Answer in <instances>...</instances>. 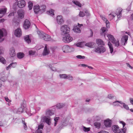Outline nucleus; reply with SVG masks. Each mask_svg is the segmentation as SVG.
<instances>
[{
    "mask_svg": "<svg viewBox=\"0 0 133 133\" xmlns=\"http://www.w3.org/2000/svg\"><path fill=\"white\" fill-rule=\"evenodd\" d=\"M5 33L6 34V32L5 29H0V39L3 36L4 34L5 35Z\"/></svg>",
    "mask_w": 133,
    "mask_h": 133,
    "instance_id": "31",
    "label": "nucleus"
},
{
    "mask_svg": "<svg viewBox=\"0 0 133 133\" xmlns=\"http://www.w3.org/2000/svg\"><path fill=\"white\" fill-rule=\"evenodd\" d=\"M3 49L2 47H0V55L3 53ZM0 62L4 64H5L6 61L5 59L2 57L0 56Z\"/></svg>",
    "mask_w": 133,
    "mask_h": 133,
    "instance_id": "13",
    "label": "nucleus"
},
{
    "mask_svg": "<svg viewBox=\"0 0 133 133\" xmlns=\"http://www.w3.org/2000/svg\"><path fill=\"white\" fill-rule=\"evenodd\" d=\"M122 10L121 8H119L117 10L115 13H111L109 15V18L110 20L114 19L116 20L117 22L122 17Z\"/></svg>",
    "mask_w": 133,
    "mask_h": 133,
    "instance_id": "1",
    "label": "nucleus"
},
{
    "mask_svg": "<svg viewBox=\"0 0 133 133\" xmlns=\"http://www.w3.org/2000/svg\"><path fill=\"white\" fill-rule=\"evenodd\" d=\"M46 8V6L45 5L41 6L40 7V11L42 12L44 11L45 10Z\"/></svg>",
    "mask_w": 133,
    "mask_h": 133,
    "instance_id": "41",
    "label": "nucleus"
},
{
    "mask_svg": "<svg viewBox=\"0 0 133 133\" xmlns=\"http://www.w3.org/2000/svg\"><path fill=\"white\" fill-rule=\"evenodd\" d=\"M83 130L85 132H88L90 130V128H86L85 127H83Z\"/></svg>",
    "mask_w": 133,
    "mask_h": 133,
    "instance_id": "46",
    "label": "nucleus"
},
{
    "mask_svg": "<svg viewBox=\"0 0 133 133\" xmlns=\"http://www.w3.org/2000/svg\"><path fill=\"white\" fill-rule=\"evenodd\" d=\"M121 101H115L112 103H111V104L114 106H119L121 107H122L121 105Z\"/></svg>",
    "mask_w": 133,
    "mask_h": 133,
    "instance_id": "21",
    "label": "nucleus"
},
{
    "mask_svg": "<svg viewBox=\"0 0 133 133\" xmlns=\"http://www.w3.org/2000/svg\"><path fill=\"white\" fill-rule=\"evenodd\" d=\"M105 23L106 24L107 27L108 28H109L110 26V23L108 21H107L105 22Z\"/></svg>",
    "mask_w": 133,
    "mask_h": 133,
    "instance_id": "51",
    "label": "nucleus"
},
{
    "mask_svg": "<svg viewBox=\"0 0 133 133\" xmlns=\"http://www.w3.org/2000/svg\"><path fill=\"white\" fill-rule=\"evenodd\" d=\"M25 2L24 0H21L18 1L17 5L19 8H22L25 6Z\"/></svg>",
    "mask_w": 133,
    "mask_h": 133,
    "instance_id": "16",
    "label": "nucleus"
},
{
    "mask_svg": "<svg viewBox=\"0 0 133 133\" xmlns=\"http://www.w3.org/2000/svg\"><path fill=\"white\" fill-rule=\"evenodd\" d=\"M98 133H109L108 132L102 130L98 132Z\"/></svg>",
    "mask_w": 133,
    "mask_h": 133,
    "instance_id": "60",
    "label": "nucleus"
},
{
    "mask_svg": "<svg viewBox=\"0 0 133 133\" xmlns=\"http://www.w3.org/2000/svg\"><path fill=\"white\" fill-rule=\"evenodd\" d=\"M132 120L131 119H128L127 120V121L129 123H132Z\"/></svg>",
    "mask_w": 133,
    "mask_h": 133,
    "instance_id": "61",
    "label": "nucleus"
},
{
    "mask_svg": "<svg viewBox=\"0 0 133 133\" xmlns=\"http://www.w3.org/2000/svg\"><path fill=\"white\" fill-rule=\"evenodd\" d=\"M62 49L63 52L65 53L71 52L74 51V49L72 46L66 45L62 47Z\"/></svg>",
    "mask_w": 133,
    "mask_h": 133,
    "instance_id": "6",
    "label": "nucleus"
},
{
    "mask_svg": "<svg viewBox=\"0 0 133 133\" xmlns=\"http://www.w3.org/2000/svg\"><path fill=\"white\" fill-rule=\"evenodd\" d=\"M34 10L35 14H37L40 11V7L38 5L35 6L34 7Z\"/></svg>",
    "mask_w": 133,
    "mask_h": 133,
    "instance_id": "27",
    "label": "nucleus"
},
{
    "mask_svg": "<svg viewBox=\"0 0 133 133\" xmlns=\"http://www.w3.org/2000/svg\"><path fill=\"white\" fill-rule=\"evenodd\" d=\"M35 104L34 103H31L30 105V109H28L26 108V112L29 116L35 114L36 112V110L34 108Z\"/></svg>",
    "mask_w": 133,
    "mask_h": 133,
    "instance_id": "2",
    "label": "nucleus"
},
{
    "mask_svg": "<svg viewBox=\"0 0 133 133\" xmlns=\"http://www.w3.org/2000/svg\"><path fill=\"white\" fill-rule=\"evenodd\" d=\"M22 123L23 124V127L24 129L26 130L27 129V127L26 125V123H25L24 119H22Z\"/></svg>",
    "mask_w": 133,
    "mask_h": 133,
    "instance_id": "42",
    "label": "nucleus"
},
{
    "mask_svg": "<svg viewBox=\"0 0 133 133\" xmlns=\"http://www.w3.org/2000/svg\"><path fill=\"white\" fill-rule=\"evenodd\" d=\"M104 123L106 127H110L112 124V121L109 119H107L104 121Z\"/></svg>",
    "mask_w": 133,
    "mask_h": 133,
    "instance_id": "14",
    "label": "nucleus"
},
{
    "mask_svg": "<svg viewBox=\"0 0 133 133\" xmlns=\"http://www.w3.org/2000/svg\"><path fill=\"white\" fill-rule=\"evenodd\" d=\"M37 33L39 35V38L42 39H43L45 34L44 32H41L40 31H37Z\"/></svg>",
    "mask_w": 133,
    "mask_h": 133,
    "instance_id": "32",
    "label": "nucleus"
},
{
    "mask_svg": "<svg viewBox=\"0 0 133 133\" xmlns=\"http://www.w3.org/2000/svg\"><path fill=\"white\" fill-rule=\"evenodd\" d=\"M24 56V54L22 53L19 52L17 54V57L19 59L23 58Z\"/></svg>",
    "mask_w": 133,
    "mask_h": 133,
    "instance_id": "35",
    "label": "nucleus"
},
{
    "mask_svg": "<svg viewBox=\"0 0 133 133\" xmlns=\"http://www.w3.org/2000/svg\"><path fill=\"white\" fill-rule=\"evenodd\" d=\"M107 37H108L109 40L111 42L114 40V39H115L112 35L110 34L107 35Z\"/></svg>",
    "mask_w": 133,
    "mask_h": 133,
    "instance_id": "37",
    "label": "nucleus"
},
{
    "mask_svg": "<svg viewBox=\"0 0 133 133\" xmlns=\"http://www.w3.org/2000/svg\"><path fill=\"white\" fill-rule=\"evenodd\" d=\"M86 15L87 16H89V13L87 11H85V12L83 11H80L79 15L80 17H83Z\"/></svg>",
    "mask_w": 133,
    "mask_h": 133,
    "instance_id": "30",
    "label": "nucleus"
},
{
    "mask_svg": "<svg viewBox=\"0 0 133 133\" xmlns=\"http://www.w3.org/2000/svg\"><path fill=\"white\" fill-rule=\"evenodd\" d=\"M101 18L105 22L107 21H108L106 18L105 17V16H104L102 15H101Z\"/></svg>",
    "mask_w": 133,
    "mask_h": 133,
    "instance_id": "54",
    "label": "nucleus"
},
{
    "mask_svg": "<svg viewBox=\"0 0 133 133\" xmlns=\"http://www.w3.org/2000/svg\"><path fill=\"white\" fill-rule=\"evenodd\" d=\"M101 119V118L99 116H97L95 117V120L99 121Z\"/></svg>",
    "mask_w": 133,
    "mask_h": 133,
    "instance_id": "58",
    "label": "nucleus"
},
{
    "mask_svg": "<svg viewBox=\"0 0 133 133\" xmlns=\"http://www.w3.org/2000/svg\"><path fill=\"white\" fill-rule=\"evenodd\" d=\"M22 31L20 28H18L15 31V35L17 37H20L22 35Z\"/></svg>",
    "mask_w": 133,
    "mask_h": 133,
    "instance_id": "17",
    "label": "nucleus"
},
{
    "mask_svg": "<svg viewBox=\"0 0 133 133\" xmlns=\"http://www.w3.org/2000/svg\"><path fill=\"white\" fill-rule=\"evenodd\" d=\"M112 130L115 133H125V131L123 129H120L119 127L117 125H114L112 127Z\"/></svg>",
    "mask_w": 133,
    "mask_h": 133,
    "instance_id": "5",
    "label": "nucleus"
},
{
    "mask_svg": "<svg viewBox=\"0 0 133 133\" xmlns=\"http://www.w3.org/2000/svg\"><path fill=\"white\" fill-rule=\"evenodd\" d=\"M76 57L78 59H83L85 58V57L84 56H82L80 55H77L76 56Z\"/></svg>",
    "mask_w": 133,
    "mask_h": 133,
    "instance_id": "52",
    "label": "nucleus"
},
{
    "mask_svg": "<svg viewBox=\"0 0 133 133\" xmlns=\"http://www.w3.org/2000/svg\"><path fill=\"white\" fill-rule=\"evenodd\" d=\"M33 5V3L32 2H28V7L30 10L32 9Z\"/></svg>",
    "mask_w": 133,
    "mask_h": 133,
    "instance_id": "45",
    "label": "nucleus"
},
{
    "mask_svg": "<svg viewBox=\"0 0 133 133\" xmlns=\"http://www.w3.org/2000/svg\"><path fill=\"white\" fill-rule=\"evenodd\" d=\"M93 43L92 42L87 43L85 44V46H87L90 48H92L93 46Z\"/></svg>",
    "mask_w": 133,
    "mask_h": 133,
    "instance_id": "43",
    "label": "nucleus"
},
{
    "mask_svg": "<svg viewBox=\"0 0 133 133\" xmlns=\"http://www.w3.org/2000/svg\"><path fill=\"white\" fill-rule=\"evenodd\" d=\"M78 25L75 26L73 29L74 31L76 33H79L81 32V31L80 29V27L83 26L82 24H78Z\"/></svg>",
    "mask_w": 133,
    "mask_h": 133,
    "instance_id": "11",
    "label": "nucleus"
},
{
    "mask_svg": "<svg viewBox=\"0 0 133 133\" xmlns=\"http://www.w3.org/2000/svg\"><path fill=\"white\" fill-rule=\"evenodd\" d=\"M129 100L130 103L133 105V98H130Z\"/></svg>",
    "mask_w": 133,
    "mask_h": 133,
    "instance_id": "64",
    "label": "nucleus"
},
{
    "mask_svg": "<svg viewBox=\"0 0 133 133\" xmlns=\"http://www.w3.org/2000/svg\"><path fill=\"white\" fill-rule=\"evenodd\" d=\"M72 38L68 34L63 37V40L65 43H69L72 40Z\"/></svg>",
    "mask_w": 133,
    "mask_h": 133,
    "instance_id": "9",
    "label": "nucleus"
},
{
    "mask_svg": "<svg viewBox=\"0 0 133 133\" xmlns=\"http://www.w3.org/2000/svg\"><path fill=\"white\" fill-rule=\"evenodd\" d=\"M64 21L62 18V16L59 15V24H63Z\"/></svg>",
    "mask_w": 133,
    "mask_h": 133,
    "instance_id": "36",
    "label": "nucleus"
},
{
    "mask_svg": "<svg viewBox=\"0 0 133 133\" xmlns=\"http://www.w3.org/2000/svg\"><path fill=\"white\" fill-rule=\"evenodd\" d=\"M5 99L6 101L8 102H10V99L8 98V97H5Z\"/></svg>",
    "mask_w": 133,
    "mask_h": 133,
    "instance_id": "62",
    "label": "nucleus"
},
{
    "mask_svg": "<svg viewBox=\"0 0 133 133\" xmlns=\"http://www.w3.org/2000/svg\"><path fill=\"white\" fill-rule=\"evenodd\" d=\"M66 79H68L70 80H73L74 78L73 77L70 75H67L66 77Z\"/></svg>",
    "mask_w": 133,
    "mask_h": 133,
    "instance_id": "44",
    "label": "nucleus"
},
{
    "mask_svg": "<svg viewBox=\"0 0 133 133\" xmlns=\"http://www.w3.org/2000/svg\"><path fill=\"white\" fill-rule=\"evenodd\" d=\"M106 30L107 29L104 27H102L101 29V30L103 33L105 32Z\"/></svg>",
    "mask_w": 133,
    "mask_h": 133,
    "instance_id": "59",
    "label": "nucleus"
},
{
    "mask_svg": "<svg viewBox=\"0 0 133 133\" xmlns=\"http://www.w3.org/2000/svg\"><path fill=\"white\" fill-rule=\"evenodd\" d=\"M108 45L109 47L110 53L112 55H114L115 52L114 51V49L112 44L110 42H109L108 43Z\"/></svg>",
    "mask_w": 133,
    "mask_h": 133,
    "instance_id": "18",
    "label": "nucleus"
},
{
    "mask_svg": "<svg viewBox=\"0 0 133 133\" xmlns=\"http://www.w3.org/2000/svg\"><path fill=\"white\" fill-rule=\"evenodd\" d=\"M96 43L98 45H104V42L101 39H96Z\"/></svg>",
    "mask_w": 133,
    "mask_h": 133,
    "instance_id": "28",
    "label": "nucleus"
},
{
    "mask_svg": "<svg viewBox=\"0 0 133 133\" xmlns=\"http://www.w3.org/2000/svg\"><path fill=\"white\" fill-rule=\"evenodd\" d=\"M72 2L76 5L80 7H81L82 4L79 2L76 1H73Z\"/></svg>",
    "mask_w": 133,
    "mask_h": 133,
    "instance_id": "39",
    "label": "nucleus"
},
{
    "mask_svg": "<svg viewBox=\"0 0 133 133\" xmlns=\"http://www.w3.org/2000/svg\"><path fill=\"white\" fill-rule=\"evenodd\" d=\"M42 118L43 119L44 121L45 122L49 125H50V118L49 117H47L46 116H44L43 117H42Z\"/></svg>",
    "mask_w": 133,
    "mask_h": 133,
    "instance_id": "20",
    "label": "nucleus"
},
{
    "mask_svg": "<svg viewBox=\"0 0 133 133\" xmlns=\"http://www.w3.org/2000/svg\"><path fill=\"white\" fill-rule=\"evenodd\" d=\"M30 25L31 23L30 21L28 19H26L24 23L23 27L25 29H27L30 28Z\"/></svg>",
    "mask_w": 133,
    "mask_h": 133,
    "instance_id": "12",
    "label": "nucleus"
},
{
    "mask_svg": "<svg viewBox=\"0 0 133 133\" xmlns=\"http://www.w3.org/2000/svg\"><path fill=\"white\" fill-rule=\"evenodd\" d=\"M24 39L25 41L28 43L31 42V40L29 38V36L28 35H26L24 37Z\"/></svg>",
    "mask_w": 133,
    "mask_h": 133,
    "instance_id": "34",
    "label": "nucleus"
},
{
    "mask_svg": "<svg viewBox=\"0 0 133 133\" xmlns=\"http://www.w3.org/2000/svg\"><path fill=\"white\" fill-rule=\"evenodd\" d=\"M43 127V124L41 123L38 125L37 129L36 131H33V133H43L42 130Z\"/></svg>",
    "mask_w": 133,
    "mask_h": 133,
    "instance_id": "10",
    "label": "nucleus"
},
{
    "mask_svg": "<svg viewBox=\"0 0 133 133\" xmlns=\"http://www.w3.org/2000/svg\"><path fill=\"white\" fill-rule=\"evenodd\" d=\"M46 114L48 116H51L53 115L54 113L51 110L48 109L46 111Z\"/></svg>",
    "mask_w": 133,
    "mask_h": 133,
    "instance_id": "33",
    "label": "nucleus"
},
{
    "mask_svg": "<svg viewBox=\"0 0 133 133\" xmlns=\"http://www.w3.org/2000/svg\"><path fill=\"white\" fill-rule=\"evenodd\" d=\"M6 10L7 9L5 7L0 8V18H2L3 15L6 13Z\"/></svg>",
    "mask_w": 133,
    "mask_h": 133,
    "instance_id": "15",
    "label": "nucleus"
},
{
    "mask_svg": "<svg viewBox=\"0 0 133 133\" xmlns=\"http://www.w3.org/2000/svg\"><path fill=\"white\" fill-rule=\"evenodd\" d=\"M43 39L45 41H49L51 40V37L49 35L45 34Z\"/></svg>",
    "mask_w": 133,
    "mask_h": 133,
    "instance_id": "26",
    "label": "nucleus"
},
{
    "mask_svg": "<svg viewBox=\"0 0 133 133\" xmlns=\"http://www.w3.org/2000/svg\"><path fill=\"white\" fill-rule=\"evenodd\" d=\"M70 118V116H68L66 117H63V116H62L61 119L62 120L61 121L62 125L61 126H62V127H60V128L61 127V128H62L63 126H66Z\"/></svg>",
    "mask_w": 133,
    "mask_h": 133,
    "instance_id": "3",
    "label": "nucleus"
},
{
    "mask_svg": "<svg viewBox=\"0 0 133 133\" xmlns=\"http://www.w3.org/2000/svg\"><path fill=\"white\" fill-rule=\"evenodd\" d=\"M7 79V78L5 76H4L1 78V80L3 82H5Z\"/></svg>",
    "mask_w": 133,
    "mask_h": 133,
    "instance_id": "50",
    "label": "nucleus"
},
{
    "mask_svg": "<svg viewBox=\"0 0 133 133\" xmlns=\"http://www.w3.org/2000/svg\"><path fill=\"white\" fill-rule=\"evenodd\" d=\"M61 30L64 34H68L70 32V29L66 25H64L61 26Z\"/></svg>",
    "mask_w": 133,
    "mask_h": 133,
    "instance_id": "7",
    "label": "nucleus"
},
{
    "mask_svg": "<svg viewBox=\"0 0 133 133\" xmlns=\"http://www.w3.org/2000/svg\"><path fill=\"white\" fill-rule=\"evenodd\" d=\"M116 47H118L119 45V41L118 39L116 40L115 39L111 42Z\"/></svg>",
    "mask_w": 133,
    "mask_h": 133,
    "instance_id": "25",
    "label": "nucleus"
},
{
    "mask_svg": "<svg viewBox=\"0 0 133 133\" xmlns=\"http://www.w3.org/2000/svg\"><path fill=\"white\" fill-rule=\"evenodd\" d=\"M94 125L95 127L98 129L100 128L101 126V124L100 123L98 122H95L94 123Z\"/></svg>",
    "mask_w": 133,
    "mask_h": 133,
    "instance_id": "40",
    "label": "nucleus"
},
{
    "mask_svg": "<svg viewBox=\"0 0 133 133\" xmlns=\"http://www.w3.org/2000/svg\"><path fill=\"white\" fill-rule=\"evenodd\" d=\"M106 50V49L103 46H100L95 47L94 49V51L96 53L101 54L105 52Z\"/></svg>",
    "mask_w": 133,
    "mask_h": 133,
    "instance_id": "4",
    "label": "nucleus"
},
{
    "mask_svg": "<svg viewBox=\"0 0 133 133\" xmlns=\"http://www.w3.org/2000/svg\"><path fill=\"white\" fill-rule=\"evenodd\" d=\"M29 53L30 55H32L35 54V52L32 50H31L29 51Z\"/></svg>",
    "mask_w": 133,
    "mask_h": 133,
    "instance_id": "56",
    "label": "nucleus"
},
{
    "mask_svg": "<svg viewBox=\"0 0 133 133\" xmlns=\"http://www.w3.org/2000/svg\"><path fill=\"white\" fill-rule=\"evenodd\" d=\"M120 122V123L122 124L123 125V127H124L125 126V122H123V121H121Z\"/></svg>",
    "mask_w": 133,
    "mask_h": 133,
    "instance_id": "63",
    "label": "nucleus"
},
{
    "mask_svg": "<svg viewBox=\"0 0 133 133\" xmlns=\"http://www.w3.org/2000/svg\"><path fill=\"white\" fill-rule=\"evenodd\" d=\"M18 17L21 19L23 18L24 16V13L22 10L18 11L17 12Z\"/></svg>",
    "mask_w": 133,
    "mask_h": 133,
    "instance_id": "24",
    "label": "nucleus"
},
{
    "mask_svg": "<svg viewBox=\"0 0 133 133\" xmlns=\"http://www.w3.org/2000/svg\"><path fill=\"white\" fill-rule=\"evenodd\" d=\"M66 75H67L66 74H60L59 76L61 78L66 79Z\"/></svg>",
    "mask_w": 133,
    "mask_h": 133,
    "instance_id": "47",
    "label": "nucleus"
},
{
    "mask_svg": "<svg viewBox=\"0 0 133 133\" xmlns=\"http://www.w3.org/2000/svg\"><path fill=\"white\" fill-rule=\"evenodd\" d=\"M49 66L51 70L54 71H56V68L54 67H52L51 65H49Z\"/></svg>",
    "mask_w": 133,
    "mask_h": 133,
    "instance_id": "57",
    "label": "nucleus"
},
{
    "mask_svg": "<svg viewBox=\"0 0 133 133\" xmlns=\"http://www.w3.org/2000/svg\"><path fill=\"white\" fill-rule=\"evenodd\" d=\"M54 11L53 9H51L50 10L47 11V13L48 14L53 16L54 15Z\"/></svg>",
    "mask_w": 133,
    "mask_h": 133,
    "instance_id": "38",
    "label": "nucleus"
},
{
    "mask_svg": "<svg viewBox=\"0 0 133 133\" xmlns=\"http://www.w3.org/2000/svg\"><path fill=\"white\" fill-rule=\"evenodd\" d=\"M54 120L55 121L54 125L55 126L57 123V121L58 120V117H56L54 118Z\"/></svg>",
    "mask_w": 133,
    "mask_h": 133,
    "instance_id": "55",
    "label": "nucleus"
},
{
    "mask_svg": "<svg viewBox=\"0 0 133 133\" xmlns=\"http://www.w3.org/2000/svg\"><path fill=\"white\" fill-rule=\"evenodd\" d=\"M65 105L63 103H59V109L65 107Z\"/></svg>",
    "mask_w": 133,
    "mask_h": 133,
    "instance_id": "48",
    "label": "nucleus"
},
{
    "mask_svg": "<svg viewBox=\"0 0 133 133\" xmlns=\"http://www.w3.org/2000/svg\"><path fill=\"white\" fill-rule=\"evenodd\" d=\"M128 35L124 36L122 38L121 42L122 43H124V45H125L127 43V42L128 40Z\"/></svg>",
    "mask_w": 133,
    "mask_h": 133,
    "instance_id": "19",
    "label": "nucleus"
},
{
    "mask_svg": "<svg viewBox=\"0 0 133 133\" xmlns=\"http://www.w3.org/2000/svg\"><path fill=\"white\" fill-rule=\"evenodd\" d=\"M47 45L45 44L43 53V56L47 55L49 53V50H48L47 49Z\"/></svg>",
    "mask_w": 133,
    "mask_h": 133,
    "instance_id": "22",
    "label": "nucleus"
},
{
    "mask_svg": "<svg viewBox=\"0 0 133 133\" xmlns=\"http://www.w3.org/2000/svg\"><path fill=\"white\" fill-rule=\"evenodd\" d=\"M10 64H11V67L14 68L16 66L17 63H12Z\"/></svg>",
    "mask_w": 133,
    "mask_h": 133,
    "instance_id": "53",
    "label": "nucleus"
},
{
    "mask_svg": "<svg viewBox=\"0 0 133 133\" xmlns=\"http://www.w3.org/2000/svg\"><path fill=\"white\" fill-rule=\"evenodd\" d=\"M121 105L122 107H121V108H124L127 110H129V108L128 105L122 101L121 102Z\"/></svg>",
    "mask_w": 133,
    "mask_h": 133,
    "instance_id": "29",
    "label": "nucleus"
},
{
    "mask_svg": "<svg viewBox=\"0 0 133 133\" xmlns=\"http://www.w3.org/2000/svg\"><path fill=\"white\" fill-rule=\"evenodd\" d=\"M108 98L110 99H112L113 98H115V96L112 94H109L108 96Z\"/></svg>",
    "mask_w": 133,
    "mask_h": 133,
    "instance_id": "49",
    "label": "nucleus"
},
{
    "mask_svg": "<svg viewBox=\"0 0 133 133\" xmlns=\"http://www.w3.org/2000/svg\"><path fill=\"white\" fill-rule=\"evenodd\" d=\"M24 110L25 112L26 110V108L25 107V104H22L20 108H18L17 110L15 111H14L15 112L18 114H20L21 113L23 112V111Z\"/></svg>",
    "mask_w": 133,
    "mask_h": 133,
    "instance_id": "8",
    "label": "nucleus"
},
{
    "mask_svg": "<svg viewBox=\"0 0 133 133\" xmlns=\"http://www.w3.org/2000/svg\"><path fill=\"white\" fill-rule=\"evenodd\" d=\"M10 55L11 57L15 56L16 55L15 50L13 47L11 48L10 49Z\"/></svg>",
    "mask_w": 133,
    "mask_h": 133,
    "instance_id": "23",
    "label": "nucleus"
}]
</instances>
